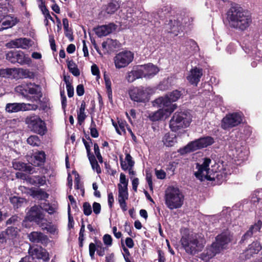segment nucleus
Listing matches in <instances>:
<instances>
[{
    "instance_id": "1",
    "label": "nucleus",
    "mask_w": 262,
    "mask_h": 262,
    "mask_svg": "<svg viewBox=\"0 0 262 262\" xmlns=\"http://www.w3.org/2000/svg\"><path fill=\"white\" fill-rule=\"evenodd\" d=\"M252 22L249 12L239 4L230 3V27L241 31L247 29Z\"/></svg>"
},
{
    "instance_id": "2",
    "label": "nucleus",
    "mask_w": 262,
    "mask_h": 262,
    "mask_svg": "<svg viewBox=\"0 0 262 262\" xmlns=\"http://www.w3.org/2000/svg\"><path fill=\"white\" fill-rule=\"evenodd\" d=\"M158 20H162L166 18L163 27V31L165 33L173 34L177 36L180 31L181 30V24L177 15H170L169 14V8L167 7H163L157 11Z\"/></svg>"
},
{
    "instance_id": "3",
    "label": "nucleus",
    "mask_w": 262,
    "mask_h": 262,
    "mask_svg": "<svg viewBox=\"0 0 262 262\" xmlns=\"http://www.w3.org/2000/svg\"><path fill=\"white\" fill-rule=\"evenodd\" d=\"M232 149H230V164L232 169L235 168L233 165H241L248 159L249 151L244 141L236 140L232 142Z\"/></svg>"
},
{
    "instance_id": "4",
    "label": "nucleus",
    "mask_w": 262,
    "mask_h": 262,
    "mask_svg": "<svg viewBox=\"0 0 262 262\" xmlns=\"http://www.w3.org/2000/svg\"><path fill=\"white\" fill-rule=\"evenodd\" d=\"M181 243L185 252L194 255L202 250L205 243V239L198 234H188L183 235Z\"/></svg>"
},
{
    "instance_id": "5",
    "label": "nucleus",
    "mask_w": 262,
    "mask_h": 262,
    "mask_svg": "<svg viewBox=\"0 0 262 262\" xmlns=\"http://www.w3.org/2000/svg\"><path fill=\"white\" fill-rule=\"evenodd\" d=\"M165 203L170 210L180 208L184 204V195L178 188L168 187L165 192Z\"/></svg>"
},
{
    "instance_id": "6",
    "label": "nucleus",
    "mask_w": 262,
    "mask_h": 262,
    "mask_svg": "<svg viewBox=\"0 0 262 262\" xmlns=\"http://www.w3.org/2000/svg\"><path fill=\"white\" fill-rule=\"evenodd\" d=\"M228 238L225 235H219L216 237V241L208 246L201 255V258L206 261L214 257L216 254L226 247Z\"/></svg>"
},
{
    "instance_id": "7",
    "label": "nucleus",
    "mask_w": 262,
    "mask_h": 262,
    "mask_svg": "<svg viewBox=\"0 0 262 262\" xmlns=\"http://www.w3.org/2000/svg\"><path fill=\"white\" fill-rule=\"evenodd\" d=\"M19 230L13 226L8 227L0 232V247L4 249L14 246L19 235Z\"/></svg>"
},
{
    "instance_id": "8",
    "label": "nucleus",
    "mask_w": 262,
    "mask_h": 262,
    "mask_svg": "<svg viewBox=\"0 0 262 262\" xmlns=\"http://www.w3.org/2000/svg\"><path fill=\"white\" fill-rule=\"evenodd\" d=\"M191 121V116L185 112L175 113L169 121V127L172 132H177L188 127Z\"/></svg>"
},
{
    "instance_id": "9",
    "label": "nucleus",
    "mask_w": 262,
    "mask_h": 262,
    "mask_svg": "<svg viewBox=\"0 0 262 262\" xmlns=\"http://www.w3.org/2000/svg\"><path fill=\"white\" fill-rule=\"evenodd\" d=\"M214 143V139L211 137L207 136L189 142L186 146L180 149L181 154H185L196 150L206 147Z\"/></svg>"
},
{
    "instance_id": "10",
    "label": "nucleus",
    "mask_w": 262,
    "mask_h": 262,
    "mask_svg": "<svg viewBox=\"0 0 262 262\" xmlns=\"http://www.w3.org/2000/svg\"><path fill=\"white\" fill-rule=\"evenodd\" d=\"M25 122L31 130L35 133L42 136L47 132L46 123L38 116H28L25 119Z\"/></svg>"
},
{
    "instance_id": "11",
    "label": "nucleus",
    "mask_w": 262,
    "mask_h": 262,
    "mask_svg": "<svg viewBox=\"0 0 262 262\" xmlns=\"http://www.w3.org/2000/svg\"><path fill=\"white\" fill-rule=\"evenodd\" d=\"M211 162V160L209 158H205L202 164H196V168L198 170L194 172L196 178L202 181L214 179V178L211 177L212 171L209 168Z\"/></svg>"
},
{
    "instance_id": "12",
    "label": "nucleus",
    "mask_w": 262,
    "mask_h": 262,
    "mask_svg": "<svg viewBox=\"0 0 262 262\" xmlns=\"http://www.w3.org/2000/svg\"><path fill=\"white\" fill-rule=\"evenodd\" d=\"M149 88L143 86L134 87L129 91L132 100L138 103H146L149 99Z\"/></svg>"
},
{
    "instance_id": "13",
    "label": "nucleus",
    "mask_w": 262,
    "mask_h": 262,
    "mask_svg": "<svg viewBox=\"0 0 262 262\" xmlns=\"http://www.w3.org/2000/svg\"><path fill=\"white\" fill-rule=\"evenodd\" d=\"M134 58V54L130 51L120 52L114 57L115 66L118 69L125 68L133 61Z\"/></svg>"
},
{
    "instance_id": "14",
    "label": "nucleus",
    "mask_w": 262,
    "mask_h": 262,
    "mask_svg": "<svg viewBox=\"0 0 262 262\" xmlns=\"http://www.w3.org/2000/svg\"><path fill=\"white\" fill-rule=\"evenodd\" d=\"M6 59L13 63H18L21 65L30 64L32 60L28 55L23 51H10L6 54Z\"/></svg>"
},
{
    "instance_id": "15",
    "label": "nucleus",
    "mask_w": 262,
    "mask_h": 262,
    "mask_svg": "<svg viewBox=\"0 0 262 262\" xmlns=\"http://www.w3.org/2000/svg\"><path fill=\"white\" fill-rule=\"evenodd\" d=\"M262 249V246L259 242L255 241L249 244L246 249L241 254V257L244 260L251 258L255 254H257Z\"/></svg>"
},
{
    "instance_id": "16",
    "label": "nucleus",
    "mask_w": 262,
    "mask_h": 262,
    "mask_svg": "<svg viewBox=\"0 0 262 262\" xmlns=\"http://www.w3.org/2000/svg\"><path fill=\"white\" fill-rule=\"evenodd\" d=\"M171 99L169 98L168 95L164 97H160L155 100V102L160 107H162L164 112L166 114H171L176 108L177 105L176 104H172Z\"/></svg>"
},
{
    "instance_id": "17",
    "label": "nucleus",
    "mask_w": 262,
    "mask_h": 262,
    "mask_svg": "<svg viewBox=\"0 0 262 262\" xmlns=\"http://www.w3.org/2000/svg\"><path fill=\"white\" fill-rule=\"evenodd\" d=\"M7 46L9 48L27 49L32 46V40L27 38H19L11 40Z\"/></svg>"
},
{
    "instance_id": "18",
    "label": "nucleus",
    "mask_w": 262,
    "mask_h": 262,
    "mask_svg": "<svg viewBox=\"0 0 262 262\" xmlns=\"http://www.w3.org/2000/svg\"><path fill=\"white\" fill-rule=\"evenodd\" d=\"M141 68L142 69L144 77L146 79L152 78L159 71V69L157 66L150 63L141 65Z\"/></svg>"
},
{
    "instance_id": "19",
    "label": "nucleus",
    "mask_w": 262,
    "mask_h": 262,
    "mask_svg": "<svg viewBox=\"0 0 262 262\" xmlns=\"http://www.w3.org/2000/svg\"><path fill=\"white\" fill-rule=\"evenodd\" d=\"M202 75V69L195 67L190 71L187 79L191 84L197 85Z\"/></svg>"
},
{
    "instance_id": "20",
    "label": "nucleus",
    "mask_w": 262,
    "mask_h": 262,
    "mask_svg": "<svg viewBox=\"0 0 262 262\" xmlns=\"http://www.w3.org/2000/svg\"><path fill=\"white\" fill-rule=\"evenodd\" d=\"M115 29V25L110 23L107 25L99 26L95 28L94 31L97 35L101 37L108 35Z\"/></svg>"
},
{
    "instance_id": "21",
    "label": "nucleus",
    "mask_w": 262,
    "mask_h": 262,
    "mask_svg": "<svg viewBox=\"0 0 262 262\" xmlns=\"http://www.w3.org/2000/svg\"><path fill=\"white\" fill-rule=\"evenodd\" d=\"M30 241L34 243H40L43 245L48 244V237L40 232H32L28 235Z\"/></svg>"
},
{
    "instance_id": "22",
    "label": "nucleus",
    "mask_w": 262,
    "mask_h": 262,
    "mask_svg": "<svg viewBox=\"0 0 262 262\" xmlns=\"http://www.w3.org/2000/svg\"><path fill=\"white\" fill-rule=\"evenodd\" d=\"M43 215V214L40 208L37 206H34L31 207L27 214L28 220L31 221H34L35 223L40 221Z\"/></svg>"
},
{
    "instance_id": "23",
    "label": "nucleus",
    "mask_w": 262,
    "mask_h": 262,
    "mask_svg": "<svg viewBox=\"0 0 262 262\" xmlns=\"http://www.w3.org/2000/svg\"><path fill=\"white\" fill-rule=\"evenodd\" d=\"M27 92L28 94L31 95H35L36 96L32 98L33 101H37L39 100L41 97V88L39 85L34 83H27Z\"/></svg>"
},
{
    "instance_id": "24",
    "label": "nucleus",
    "mask_w": 262,
    "mask_h": 262,
    "mask_svg": "<svg viewBox=\"0 0 262 262\" xmlns=\"http://www.w3.org/2000/svg\"><path fill=\"white\" fill-rule=\"evenodd\" d=\"M29 254L33 257L34 259L37 258L43 259L46 260L48 258L46 250L41 248H30L29 250Z\"/></svg>"
},
{
    "instance_id": "25",
    "label": "nucleus",
    "mask_w": 262,
    "mask_h": 262,
    "mask_svg": "<svg viewBox=\"0 0 262 262\" xmlns=\"http://www.w3.org/2000/svg\"><path fill=\"white\" fill-rule=\"evenodd\" d=\"M244 115L242 112L230 113V128L244 123Z\"/></svg>"
},
{
    "instance_id": "26",
    "label": "nucleus",
    "mask_w": 262,
    "mask_h": 262,
    "mask_svg": "<svg viewBox=\"0 0 262 262\" xmlns=\"http://www.w3.org/2000/svg\"><path fill=\"white\" fill-rule=\"evenodd\" d=\"M120 160L121 167L124 170H127L129 167L132 168L135 164L132 156L128 153L125 154V158L124 161H123L122 157H120Z\"/></svg>"
},
{
    "instance_id": "27",
    "label": "nucleus",
    "mask_w": 262,
    "mask_h": 262,
    "mask_svg": "<svg viewBox=\"0 0 262 262\" xmlns=\"http://www.w3.org/2000/svg\"><path fill=\"white\" fill-rule=\"evenodd\" d=\"M140 14H142V15L141 16L142 18L147 19L148 21H150L152 25H154L155 27H159L160 23L158 20V16L157 15V11L155 13H152L151 14H149L147 12H144L143 13L140 12Z\"/></svg>"
},
{
    "instance_id": "28",
    "label": "nucleus",
    "mask_w": 262,
    "mask_h": 262,
    "mask_svg": "<svg viewBox=\"0 0 262 262\" xmlns=\"http://www.w3.org/2000/svg\"><path fill=\"white\" fill-rule=\"evenodd\" d=\"M163 142L166 146H172L177 143L176 135L174 134H166L163 138Z\"/></svg>"
},
{
    "instance_id": "29",
    "label": "nucleus",
    "mask_w": 262,
    "mask_h": 262,
    "mask_svg": "<svg viewBox=\"0 0 262 262\" xmlns=\"http://www.w3.org/2000/svg\"><path fill=\"white\" fill-rule=\"evenodd\" d=\"M17 23V20L16 18L12 17H7V18L2 23V27L0 28V31L15 26Z\"/></svg>"
},
{
    "instance_id": "30",
    "label": "nucleus",
    "mask_w": 262,
    "mask_h": 262,
    "mask_svg": "<svg viewBox=\"0 0 262 262\" xmlns=\"http://www.w3.org/2000/svg\"><path fill=\"white\" fill-rule=\"evenodd\" d=\"M9 200L15 209L21 207L24 203H26V200L24 198L16 196L10 197Z\"/></svg>"
},
{
    "instance_id": "31",
    "label": "nucleus",
    "mask_w": 262,
    "mask_h": 262,
    "mask_svg": "<svg viewBox=\"0 0 262 262\" xmlns=\"http://www.w3.org/2000/svg\"><path fill=\"white\" fill-rule=\"evenodd\" d=\"M23 109V104L13 103H8L6 106V111L8 113H15Z\"/></svg>"
},
{
    "instance_id": "32",
    "label": "nucleus",
    "mask_w": 262,
    "mask_h": 262,
    "mask_svg": "<svg viewBox=\"0 0 262 262\" xmlns=\"http://www.w3.org/2000/svg\"><path fill=\"white\" fill-rule=\"evenodd\" d=\"M120 8V4L116 1H112L106 6L105 11L108 14L114 13Z\"/></svg>"
},
{
    "instance_id": "33",
    "label": "nucleus",
    "mask_w": 262,
    "mask_h": 262,
    "mask_svg": "<svg viewBox=\"0 0 262 262\" xmlns=\"http://www.w3.org/2000/svg\"><path fill=\"white\" fill-rule=\"evenodd\" d=\"M167 115V114L164 112V110L160 109L156 112L149 114L148 117L151 121H157L162 118L164 115Z\"/></svg>"
},
{
    "instance_id": "34",
    "label": "nucleus",
    "mask_w": 262,
    "mask_h": 262,
    "mask_svg": "<svg viewBox=\"0 0 262 262\" xmlns=\"http://www.w3.org/2000/svg\"><path fill=\"white\" fill-rule=\"evenodd\" d=\"M85 109V103L84 101L81 102L80 107L79 111L77 112V119L78 122L79 124H81L84 121L86 118V115L84 111Z\"/></svg>"
},
{
    "instance_id": "35",
    "label": "nucleus",
    "mask_w": 262,
    "mask_h": 262,
    "mask_svg": "<svg viewBox=\"0 0 262 262\" xmlns=\"http://www.w3.org/2000/svg\"><path fill=\"white\" fill-rule=\"evenodd\" d=\"M62 23L66 36L71 41H72L73 37L72 36V30L69 28L68 19L67 18H63L62 19Z\"/></svg>"
},
{
    "instance_id": "36",
    "label": "nucleus",
    "mask_w": 262,
    "mask_h": 262,
    "mask_svg": "<svg viewBox=\"0 0 262 262\" xmlns=\"http://www.w3.org/2000/svg\"><path fill=\"white\" fill-rule=\"evenodd\" d=\"M68 67L70 72H71L74 76H79L80 71L78 69L77 65L73 61L71 60L68 62Z\"/></svg>"
},
{
    "instance_id": "37",
    "label": "nucleus",
    "mask_w": 262,
    "mask_h": 262,
    "mask_svg": "<svg viewBox=\"0 0 262 262\" xmlns=\"http://www.w3.org/2000/svg\"><path fill=\"white\" fill-rule=\"evenodd\" d=\"M92 167L93 170H95L97 173H100L101 172V168L97 161L94 156H91L88 158Z\"/></svg>"
},
{
    "instance_id": "38",
    "label": "nucleus",
    "mask_w": 262,
    "mask_h": 262,
    "mask_svg": "<svg viewBox=\"0 0 262 262\" xmlns=\"http://www.w3.org/2000/svg\"><path fill=\"white\" fill-rule=\"evenodd\" d=\"M27 143L33 146H38L40 145L41 141L37 136L32 135L28 138Z\"/></svg>"
},
{
    "instance_id": "39",
    "label": "nucleus",
    "mask_w": 262,
    "mask_h": 262,
    "mask_svg": "<svg viewBox=\"0 0 262 262\" xmlns=\"http://www.w3.org/2000/svg\"><path fill=\"white\" fill-rule=\"evenodd\" d=\"M178 18L180 22V24H181V29L182 28L183 26H189L190 25L191 23L193 21V18L192 17H189L188 16L182 17L181 16H179L178 15Z\"/></svg>"
},
{
    "instance_id": "40",
    "label": "nucleus",
    "mask_w": 262,
    "mask_h": 262,
    "mask_svg": "<svg viewBox=\"0 0 262 262\" xmlns=\"http://www.w3.org/2000/svg\"><path fill=\"white\" fill-rule=\"evenodd\" d=\"M27 86V83L22 84L17 86L15 88V90L17 93L25 96L28 95Z\"/></svg>"
},
{
    "instance_id": "41",
    "label": "nucleus",
    "mask_w": 262,
    "mask_h": 262,
    "mask_svg": "<svg viewBox=\"0 0 262 262\" xmlns=\"http://www.w3.org/2000/svg\"><path fill=\"white\" fill-rule=\"evenodd\" d=\"M119 125H118L116 123L113 122V124L115 127L117 133L121 135L123 133H125L124 123L123 122L118 121Z\"/></svg>"
},
{
    "instance_id": "42",
    "label": "nucleus",
    "mask_w": 262,
    "mask_h": 262,
    "mask_svg": "<svg viewBox=\"0 0 262 262\" xmlns=\"http://www.w3.org/2000/svg\"><path fill=\"white\" fill-rule=\"evenodd\" d=\"M96 245L97 254L100 256H103L107 248L106 247H103L101 242H96Z\"/></svg>"
},
{
    "instance_id": "43",
    "label": "nucleus",
    "mask_w": 262,
    "mask_h": 262,
    "mask_svg": "<svg viewBox=\"0 0 262 262\" xmlns=\"http://www.w3.org/2000/svg\"><path fill=\"white\" fill-rule=\"evenodd\" d=\"M135 75V77L136 79H139L142 77H144L143 72L142 69L141 68V66H138L137 67L134 68L133 70H132Z\"/></svg>"
},
{
    "instance_id": "44",
    "label": "nucleus",
    "mask_w": 262,
    "mask_h": 262,
    "mask_svg": "<svg viewBox=\"0 0 262 262\" xmlns=\"http://www.w3.org/2000/svg\"><path fill=\"white\" fill-rule=\"evenodd\" d=\"M262 228V222L261 221H258L257 223H255L254 225H251L249 230L252 232L253 234L256 233L258 231H260V229Z\"/></svg>"
},
{
    "instance_id": "45",
    "label": "nucleus",
    "mask_w": 262,
    "mask_h": 262,
    "mask_svg": "<svg viewBox=\"0 0 262 262\" xmlns=\"http://www.w3.org/2000/svg\"><path fill=\"white\" fill-rule=\"evenodd\" d=\"M12 165L13 167L16 170H24L26 169V164L20 161H14Z\"/></svg>"
},
{
    "instance_id": "46",
    "label": "nucleus",
    "mask_w": 262,
    "mask_h": 262,
    "mask_svg": "<svg viewBox=\"0 0 262 262\" xmlns=\"http://www.w3.org/2000/svg\"><path fill=\"white\" fill-rule=\"evenodd\" d=\"M82 141L86 150L88 157L89 158L91 157V156H94V155L91 152V147L93 144L92 140H90V141H87L85 139L83 138Z\"/></svg>"
},
{
    "instance_id": "47",
    "label": "nucleus",
    "mask_w": 262,
    "mask_h": 262,
    "mask_svg": "<svg viewBox=\"0 0 262 262\" xmlns=\"http://www.w3.org/2000/svg\"><path fill=\"white\" fill-rule=\"evenodd\" d=\"M253 234H254L252 233V232L249 229L242 236V238L240 240L239 243L242 244L245 242H247L250 238H251L253 236Z\"/></svg>"
},
{
    "instance_id": "48",
    "label": "nucleus",
    "mask_w": 262,
    "mask_h": 262,
    "mask_svg": "<svg viewBox=\"0 0 262 262\" xmlns=\"http://www.w3.org/2000/svg\"><path fill=\"white\" fill-rule=\"evenodd\" d=\"M182 94L180 91L178 90H175L172 92L168 96L170 99L172 100V101L175 102L178 100V99L180 97Z\"/></svg>"
},
{
    "instance_id": "49",
    "label": "nucleus",
    "mask_w": 262,
    "mask_h": 262,
    "mask_svg": "<svg viewBox=\"0 0 262 262\" xmlns=\"http://www.w3.org/2000/svg\"><path fill=\"white\" fill-rule=\"evenodd\" d=\"M96 124L93 119L91 121V124L90 127L91 135L93 138H97L99 136V133L96 128Z\"/></svg>"
},
{
    "instance_id": "50",
    "label": "nucleus",
    "mask_w": 262,
    "mask_h": 262,
    "mask_svg": "<svg viewBox=\"0 0 262 262\" xmlns=\"http://www.w3.org/2000/svg\"><path fill=\"white\" fill-rule=\"evenodd\" d=\"M105 86L106 92L108 95L109 99H112V91L111 89V81L109 79L105 78Z\"/></svg>"
},
{
    "instance_id": "51",
    "label": "nucleus",
    "mask_w": 262,
    "mask_h": 262,
    "mask_svg": "<svg viewBox=\"0 0 262 262\" xmlns=\"http://www.w3.org/2000/svg\"><path fill=\"white\" fill-rule=\"evenodd\" d=\"M83 213L86 216H89L91 214L92 212V207L89 203L84 202L83 203Z\"/></svg>"
},
{
    "instance_id": "52",
    "label": "nucleus",
    "mask_w": 262,
    "mask_h": 262,
    "mask_svg": "<svg viewBox=\"0 0 262 262\" xmlns=\"http://www.w3.org/2000/svg\"><path fill=\"white\" fill-rule=\"evenodd\" d=\"M221 127L224 129H228L229 128V115L227 114L221 122Z\"/></svg>"
},
{
    "instance_id": "53",
    "label": "nucleus",
    "mask_w": 262,
    "mask_h": 262,
    "mask_svg": "<svg viewBox=\"0 0 262 262\" xmlns=\"http://www.w3.org/2000/svg\"><path fill=\"white\" fill-rule=\"evenodd\" d=\"M14 70L12 69H6L0 70V76L2 77H7L10 76Z\"/></svg>"
},
{
    "instance_id": "54",
    "label": "nucleus",
    "mask_w": 262,
    "mask_h": 262,
    "mask_svg": "<svg viewBox=\"0 0 262 262\" xmlns=\"http://www.w3.org/2000/svg\"><path fill=\"white\" fill-rule=\"evenodd\" d=\"M95 251L97 252V245L96 244H95L93 243H91L89 245V254L90 256L92 259L94 258V255Z\"/></svg>"
},
{
    "instance_id": "55",
    "label": "nucleus",
    "mask_w": 262,
    "mask_h": 262,
    "mask_svg": "<svg viewBox=\"0 0 262 262\" xmlns=\"http://www.w3.org/2000/svg\"><path fill=\"white\" fill-rule=\"evenodd\" d=\"M40 227L43 230H45L50 224L47 223V220L44 218V215L42 216V219L38 222H36Z\"/></svg>"
},
{
    "instance_id": "56",
    "label": "nucleus",
    "mask_w": 262,
    "mask_h": 262,
    "mask_svg": "<svg viewBox=\"0 0 262 262\" xmlns=\"http://www.w3.org/2000/svg\"><path fill=\"white\" fill-rule=\"evenodd\" d=\"M50 233L55 235L57 233V228L56 226L49 224L47 228L45 229Z\"/></svg>"
},
{
    "instance_id": "57",
    "label": "nucleus",
    "mask_w": 262,
    "mask_h": 262,
    "mask_svg": "<svg viewBox=\"0 0 262 262\" xmlns=\"http://www.w3.org/2000/svg\"><path fill=\"white\" fill-rule=\"evenodd\" d=\"M103 241L104 244L107 246H111L112 244V238L111 236L109 234H105L103 236Z\"/></svg>"
},
{
    "instance_id": "58",
    "label": "nucleus",
    "mask_w": 262,
    "mask_h": 262,
    "mask_svg": "<svg viewBox=\"0 0 262 262\" xmlns=\"http://www.w3.org/2000/svg\"><path fill=\"white\" fill-rule=\"evenodd\" d=\"M93 209L95 214H98L101 211V205L99 203L94 202L93 204Z\"/></svg>"
},
{
    "instance_id": "59",
    "label": "nucleus",
    "mask_w": 262,
    "mask_h": 262,
    "mask_svg": "<svg viewBox=\"0 0 262 262\" xmlns=\"http://www.w3.org/2000/svg\"><path fill=\"white\" fill-rule=\"evenodd\" d=\"M18 221V217L17 215H13L6 222V225L15 224Z\"/></svg>"
},
{
    "instance_id": "60",
    "label": "nucleus",
    "mask_w": 262,
    "mask_h": 262,
    "mask_svg": "<svg viewBox=\"0 0 262 262\" xmlns=\"http://www.w3.org/2000/svg\"><path fill=\"white\" fill-rule=\"evenodd\" d=\"M42 11L46 18L48 19H50L51 21L54 23V20L53 18L51 16L49 10L46 8H45L43 9H42Z\"/></svg>"
},
{
    "instance_id": "61",
    "label": "nucleus",
    "mask_w": 262,
    "mask_h": 262,
    "mask_svg": "<svg viewBox=\"0 0 262 262\" xmlns=\"http://www.w3.org/2000/svg\"><path fill=\"white\" fill-rule=\"evenodd\" d=\"M120 184H121L122 186H127L128 185V180L126 179L125 175L123 173L120 174Z\"/></svg>"
},
{
    "instance_id": "62",
    "label": "nucleus",
    "mask_w": 262,
    "mask_h": 262,
    "mask_svg": "<svg viewBox=\"0 0 262 262\" xmlns=\"http://www.w3.org/2000/svg\"><path fill=\"white\" fill-rule=\"evenodd\" d=\"M126 79L129 82H133L136 79V78L135 77V75H134V73L132 72V71L129 72L127 73L126 76Z\"/></svg>"
},
{
    "instance_id": "63",
    "label": "nucleus",
    "mask_w": 262,
    "mask_h": 262,
    "mask_svg": "<svg viewBox=\"0 0 262 262\" xmlns=\"http://www.w3.org/2000/svg\"><path fill=\"white\" fill-rule=\"evenodd\" d=\"M77 94L79 96H82L84 93V86L82 84H79L76 88Z\"/></svg>"
},
{
    "instance_id": "64",
    "label": "nucleus",
    "mask_w": 262,
    "mask_h": 262,
    "mask_svg": "<svg viewBox=\"0 0 262 262\" xmlns=\"http://www.w3.org/2000/svg\"><path fill=\"white\" fill-rule=\"evenodd\" d=\"M33 257L29 254L28 255L22 258L19 262H34Z\"/></svg>"
}]
</instances>
